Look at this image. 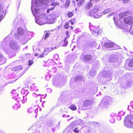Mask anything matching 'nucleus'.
Segmentation results:
<instances>
[{"mask_svg":"<svg viewBox=\"0 0 133 133\" xmlns=\"http://www.w3.org/2000/svg\"><path fill=\"white\" fill-rule=\"evenodd\" d=\"M66 37H67V38H68L69 37V32L68 31H66Z\"/></svg>","mask_w":133,"mask_h":133,"instance_id":"48","label":"nucleus"},{"mask_svg":"<svg viewBox=\"0 0 133 133\" xmlns=\"http://www.w3.org/2000/svg\"><path fill=\"white\" fill-rule=\"evenodd\" d=\"M98 0H91V1L88 3L86 6V8L87 9H89L93 5V3L95 2H97Z\"/></svg>","mask_w":133,"mask_h":133,"instance_id":"13","label":"nucleus"},{"mask_svg":"<svg viewBox=\"0 0 133 133\" xmlns=\"http://www.w3.org/2000/svg\"><path fill=\"white\" fill-rule=\"evenodd\" d=\"M6 13V11L5 10H3L0 14V22L1 21L2 19L4 17Z\"/></svg>","mask_w":133,"mask_h":133,"instance_id":"18","label":"nucleus"},{"mask_svg":"<svg viewBox=\"0 0 133 133\" xmlns=\"http://www.w3.org/2000/svg\"><path fill=\"white\" fill-rule=\"evenodd\" d=\"M95 74V72L94 73H92V71H91L89 73L92 76H94V75Z\"/></svg>","mask_w":133,"mask_h":133,"instance_id":"51","label":"nucleus"},{"mask_svg":"<svg viewBox=\"0 0 133 133\" xmlns=\"http://www.w3.org/2000/svg\"><path fill=\"white\" fill-rule=\"evenodd\" d=\"M6 62L5 58L2 54H0V65L4 64Z\"/></svg>","mask_w":133,"mask_h":133,"instance_id":"14","label":"nucleus"},{"mask_svg":"<svg viewBox=\"0 0 133 133\" xmlns=\"http://www.w3.org/2000/svg\"><path fill=\"white\" fill-rule=\"evenodd\" d=\"M16 91L15 90H13L11 92V93L13 94L14 93V92Z\"/></svg>","mask_w":133,"mask_h":133,"instance_id":"59","label":"nucleus"},{"mask_svg":"<svg viewBox=\"0 0 133 133\" xmlns=\"http://www.w3.org/2000/svg\"><path fill=\"white\" fill-rule=\"evenodd\" d=\"M50 33L49 32L46 33L44 36H43V38L44 39H45L47 38H48L49 35Z\"/></svg>","mask_w":133,"mask_h":133,"instance_id":"28","label":"nucleus"},{"mask_svg":"<svg viewBox=\"0 0 133 133\" xmlns=\"http://www.w3.org/2000/svg\"><path fill=\"white\" fill-rule=\"evenodd\" d=\"M10 46L14 49H17L19 48V46L14 41H11L9 44Z\"/></svg>","mask_w":133,"mask_h":133,"instance_id":"11","label":"nucleus"},{"mask_svg":"<svg viewBox=\"0 0 133 133\" xmlns=\"http://www.w3.org/2000/svg\"><path fill=\"white\" fill-rule=\"evenodd\" d=\"M5 39H4V40L3 41L1 45V48L3 49H4V45L5 44L4 43L5 42Z\"/></svg>","mask_w":133,"mask_h":133,"instance_id":"41","label":"nucleus"},{"mask_svg":"<svg viewBox=\"0 0 133 133\" xmlns=\"http://www.w3.org/2000/svg\"><path fill=\"white\" fill-rule=\"evenodd\" d=\"M70 3V1L69 0H67L65 3V5L67 7L68 6Z\"/></svg>","mask_w":133,"mask_h":133,"instance_id":"37","label":"nucleus"},{"mask_svg":"<svg viewBox=\"0 0 133 133\" xmlns=\"http://www.w3.org/2000/svg\"><path fill=\"white\" fill-rule=\"evenodd\" d=\"M32 96L35 97H37V96H39L40 95L39 94H38L37 95H36V94L35 93H32Z\"/></svg>","mask_w":133,"mask_h":133,"instance_id":"45","label":"nucleus"},{"mask_svg":"<svg viewBox=\"0 0 133 133\" xmlns=\"http://www.w3.org/2000/svg\"><path fill=\"white\" fill-rule=\"evenodd\" d=\"M111 11V10L110 9H105L103 11V12L101 13H99V14H100V15H102V16L103 15L106 14L108 13L109 12Z\"/></svg>","mask_w":133,"mask_h":133,"instance_id":"19","label":"nucleus"},{"mask_svg":"<svg viewBox=\"0 0 133 133\" xmlns=\"http://www.w3.org/2000/svg\"><path fill=\"white\" fill-rule=\"evenodd\" d=\"M67 15L68 17H70L73 16V14L71 12H69L67 14Z\"/></svg>","mask_w":133,"mask_h":133,"instance_id":"36","label":"nucleus"},{"mask_svg":"<svg viewBox=\"0 0 133 133\" xmlns=\"http://www.w3.org/2000/svg\"><path fill=\"white\" fill-rule=\"evenodd\" d=\"M116 114L114 112H112L110 114V116L111 117H113L114 116H116Z\"/></svg>","mask_w":133,"mask_h":133,"instance_id":"49","label":"nucleus"},{"mask_svg":"<svg viewBox=\"0 0 133 133\" xmlns=\"http://www.w3.org/2000/svg\"><path fill=\"white\" fill-rule=\"evenodd\" d=\"M39 54V53L38 52V54L37 53H36L35 55V56H38V55Z\"/></svg>","mask_w":133,"mask_h":133,"instance_id":"61","label":"nucleus"},{"mask_svg":"<svg viewBox=\"0 0 133 133\" xmlns=\"http://www.w3.org/2000/svg\"><path fill=\"white\" fill-rule=\"evenodd\" d=\"M114 14V12H112V13H110V14H109L108 15H107V17L108 18H109L112 15H113Z\"/></svg>","mask_w":133,"mask_h":133,"instance_id":"47","label":"nucleus"},{"mask_svg":"<svg viewBox=\"0 0 133 133\" xmlns=\"http://www.w3.org/2000/svg\"><path fill=\"white\" fill-rule=\"evenodd\" d=\"M99 9V6H96L92 9L89 12V15L91 16H94L95 18H99L102 16V15L98 14H96V13L97 12Z\"/></svg>","mask_w":133,"mask_h":133,"instance_id":"4","label":"nucleus"},{"mask_svg":"<svg viewBox=\"0 0 133 133\" xmlns=\"http://www.w3.org/2000/svg\"><path fill=\"white\" fill-rule=\"evenodd\" d=\"M10 3L9 2V4H8V5H7V6H6V8H8V7H9V5H10Z\"/></svg>","mask_w":133,"mask_h":133,"instance_id":"60","label":"nucleus"},{"mask_svg":"<svg viewBox=\"0 0 133 133\" xmlns=\"http://www.w3.org/2000/svg\"><path fill=\"white\" fill-rule=\"evenodd\" d=\"M55 131V129L54 128H53L52 129V131H53L54 132Z\"/></svg>","mask_w":133,"mask_h":133,"instance_id":"64","label":"nucleus"},{"mask_svg":"<svg viewBox=\"0 0 133 133\" xmlns=\"http://www.w3.org/2000/svg\"><path fill=\"white\" fill-rule=\"evenodd\" d=\"M124 114L125 113L123 111H121L119 112L118 114V117H119V116H123L124 115Z\"/></svg>","mask_w":133,"mask_h":133,"instance_id":"35","label":"nucleus"},{"mask_svg":"<svg viewBox=\"0 0 133 133\" xmlns=\"http://www.w3.org/2000/svg\"><path fill=\"white\" fill-rule=\"evenodd\" d=\"M69 23H65L64 25V27L66 29H68L69 28Z\"/></svg>","mask_w":133,"mask_h":133,"instance_id":"38","label":"nucleus"},{"mask_svg":"<svg viewBox=\"0 0 133 133\" xmlns=\"http://www.w3.org/2000/svg\"><path fill=\"white\" fill-rule=\"evenodd\" d=\"M84 60L86 61H89L91 59L92 56L91 55H85L84 57Z\"/></svg>","mask_w":133,"mask_h":133,"instance_id":"16","label":"nucleus"},{"mask_svg":"<svg viewBox=\"0 0 133 133\" xmlns=\"http://www.w3.org/2000/svg\"><path fill=\"white\" fill-rule=\"evenodd\" d=\"M29 39H28V38H27V39H25V40L26 41V42H25V43H26V42H27V41H28V40H29Z\"/></svg>","mask_w":133,"mask_h":133,"instance_id":"62","label":"nucleus"},{"mask_svg":"<svg viewBox=\"0 0 133 133\" xmlns=\"http://www.w3.org/2000/svg\"><path fill=\"white\" fill-rule=\"evenodd\" d=\"M113 20L114 21H115L117 20H118V19L117 18L116 16H114L113 18Z\"/></svg>","mask_w":133,"mask_h":133,"instance_id":"54","label":"nucleus"},{"mask_svg":"<svg viewBox=\"0 0 133 133\" xmlns=\"http://www.w3.org/2000/svg\"><path fill=\"white\" fill-rule=\"evenodd\" d=\"M110 122L112 123H114L115 122V120L114 118H112L110 120Z\"/></svg>","mask_w":133,"mask_h":133,"instance_id":"43","label":"nucleus"},{"mask_svg":"<svg viewBox=\"0 0 133 133\" xmlns=\"http://www.w3.org/2000/svg\"><path fill=\"white\" fill-rule=\"evenodd\" d=\"M29 65L30 66L33 63V61L31 60H29L28 61Z\"/></svg>","mask_w":133,"mask_h":133,"instance_id":"44","label":"nucleus"},{"mask_svg":"<svg viewBox=\"0 0 133 133\" xmlns=\"http://www.w3.org/2000/svg\"><path fill=\"white\" fill-rule=\"evenodd\" d=\"M54 0H32L31 2L32 6L31 7V10L35 18L36 22L39 25H42V24L38 20L36 19V17H39V10L37 8H36L33 10L34 9V5L38 7L41 6L42 4H45L47 3L50 2L51 1H54Z\"/></svg>","mask_w":133,"mask_h":133,"instance_id":"1","label":"nucleus"},{"mask_svg":"<svg viewBox=\"0 0 133 133\" xmlns=\"http://www.w3.org/2000/svg\"><path fill=\"white\" fill-rule=\"evenodd\" d=\"M51 75L50 74H49L48 75H47L45 76V79L47 80L49 79L51 77Z\"/></svg>","mask_w":133,"mask_h":133,"instance_id":"42","label":"nucleus"},{"mask_svg":"<svg viewBox=\"0 0 133 133\" xmlns=\"http://www.w3.org/2000/svg\"><path fill=\"white\" fill-rule=\"evenodd\" d=\"M17 20H18V19H15V23H16L17 21Z\"/></svg>","mask_w":133,"mask_h":133,"instance_id":"63","label":"nucleus"},{"mask_svg":"<svg viewBox=\"0 0 133 133\" xmlns=\"http://www.w3.org/2000/svg\"><path fill=\"white\" fill-rule=\"evenodd\" d=\"M92 27H93V26L90 25V26H89V28L90 29V30L91 31L92 30Z\"/></svg>","mask_w":133,"mask_h":133,"instance_id":"56","label":"nucleus"},{"mask_svg":"<svg viewBox=\"0 0 133 133\" xmlns=\"http://www.w3.org/2000/svg\"><path fill=\"white\" fill-rule=\"evenodd\" d=\"M13 109L15 110H17L18 109V106L16 104H15L12 106Z\"/></svg>","mask_w":133,"mask_h":133,"instance_id":"39","label":"nucleus"},{"mask_svg":"<svg viewBox=\"0 0 133 133\" xmlns=\"http://www.w3.org/2000/svg\"><path fill=\"white\" fill-rule=\"evenodd\" d=\"M83 124V122L82 120L81 119H78L76 120L75 121L72 122L70 124V125H71L72 124L77 125H82Z\"/></svg>","mask_w":133,"mask_h":133,"instance_id":"12","label":"nucleus"},{"mask_svg":"<svg viewBox=\"0 0 133 133\" xmlns=\"http://www.w3.org/2000/svg\"><path fill=\"white\" fill-rule=\"evenodd\" d=\"M120 21V26L122 29H124L127 31H131L132 28L131 25L133 23V18L132 17H130L125 18L121 22V21Z\"/></svg>","mask_w":133,"mask_h":133,"instance_id":"2","label":"nucleus"},{"mask_svg":"<svg viewBox=\"0 0 133 133\" xmlns=\"http://www.w3.org/2000/svg\"><path fill=\"white\" fill-rule=\"evenodd\" d=\"M70 108L73 110H76L77 109V107L75 104H73L71 105Z\"/></svg>","mask_w":133,"mask_h":133,"instance_id":"26","label":"nucleus"},{"mask_svg":"<svg viewBox=\"0 0 133 133\" xmlns=\"http://www.w3.org/2000/svg\"><path fill=\"white\" fill-rule=\"evenodd\" d=\"M54 57L55 59L57 61L59 58V56L58 54H56L54 55Z\"/></svg>","mask_w":133,"mask_h":133,"instance_id":"33","label":"nucleus"},{"mask_svg":"<svg viewBox=\"0 0 133 133\" xmlns=\"http://www.w3.org/2000/svg\"><path fill=\"white\" fill-rule=\"evenodd\" d=\"M129 14V13L128 11H125L123 12L120 13L119 15L118 16L120 17H123L125 16L128 15Z\"/></svg>","mask_w":133,"mask_h":133,"instance_id":"17","label":"nucleus"},{"mask_svg":"<svg viewBox=\"0 0 133 133\" xmlns=\"http://www.w3.org/2000/svg\"><path fill=\"white\" fill-rule=\"evenodd\" d=\"M111 101V98L110 97H107L104 98L102 100L100 105H102L103 106L105 107L108 105Z\"/></svg>","mask_w":133,"mask_h":133,"instance_id":"6","label":"nucleus"},{"mask_svg":"<svg viewBox=\"0 0 133 133\" xmlns=\"http://www.w3.org/2000/svg\"><path fill=\"white\" fill-rule=\"evenodd\" d=\"M34 110V109L33 108L31 107L29 108L28 110V112L30 113L32 112Z\"/></svg>","mask_w":133,"mask_h":133,"instance_id":"32","label":"nucleus"},{"mask_svg":"<svg viewBox=\"0 0 133 133\" xmlns=\"http://www.w3.org/2000/svg\"><path fill=\"white\" fill-rule=\"evenodd\" d=\"M44 54L43 53L42 54L40 55L39 56V57H40L41 58L43 57L44 56Z\"/></svg>","mask_w":133,"mask_h":133,"instance_id":"55","label":"nucleus"},{"mask_svg":"<svg viewBox=\"0 0 133 133\" xmlns=\"http://www.w3.org/2000/svg\"><path fill=\"white\" fill-rule=\"evenodd\" d=\"M58 16V15L57 13L48 16L47 19L48 22L49 23H54L55 21L56 18Z\"/></svg>","mask_w":133,"mask_h":133,"instance_id":"5","label":"nucleus"},{"mask_svg":"<svg viewBox=\"0 0 133 133\" xmlns=\"http://www.w3.org/2000/svg\"><path fill=\"white\" fill-rule=\"evenodd\" d=\"M4 1V0H1V4H0V12L2 11L4 9V7H5V5H4L3 2Z\"/></svg>","mask_w":133,"mask_h":133,"instance_id":"20","label":"nucleus"},{"mask_svg":"<svg viewBox=\"0 0 133 133\" xmlns=\"http://www.w3.org/2000/svg\"><path fill=\"white\" fill-rule=\"evenodd\" d=\"M38 112V110L37 108H36L35 110V113L37 114Z\"/></svg>","mask_w":133,"mask_h":133,"instance_id":"57","label":"nucleus"},{"mask_svg":"<svg viewBox=\"0 0 133 133\" xmlns=\"http://www.w3.org/2000/svg\"><path fill=\"white\" fill-rule=\"evenodd\" d=\"M55 8V7L54 6H52V7H51L50 8H49L47 9L46 12L48 13H49L50 11H52V10H53Z\"/></svg>","mask_w":133,"mask_h":133,"instance_id":"31","label":"nucleus"},{"mask_svg":"<svg viewBox=\"0 0 133 133\" xmlns=\"http://www.w3.org/2000/svg\"><path fill=\"white\" fill-rule=\"evenodd\" d=\"M77 2V5L79 7L81 6L85 3V0H76Z\"/></svg>","mask_w":133,"mask_h":133,"instance_id":"15","label":"nucleus"},{"mask_svg":"<svg viewBox=\"0 0 133 133\" xmlns=\"http://www.w3.org/2000/svg\"><path fill=\"white\" fill-rule=\"evenodd\" d=\"M129 66L131 67H133V59L131 60L128 64Z\"/></svg>","mask_w":133,"mask_h":133,"instance_id":"27","label":"nucleus"},{"mask_svg":"<svg viewBox=\"0 0 133 133\" xmlns=\"http://www.w3.org/2000/svg\"><path fill=\"white\" fill-rule=\"evenodd\" d=\"M67 37H65L64 39V43L63 44V46H66L68 44V41L66 40Z\"/></svg>","mask_w":133,"mask_h":133,"instance_id":"24","label":"nucleus"},{"mask_svg":"<svg viewBox=\"0 0 133 133\" xmlns=\"http://www.w3.org/2000/svg\"><path fill=\"white\" fill-rule=\"evenodd\" d=\"M127 86L130 87L132 84V82L131 81L128 82L127 83Z\"/></svg>","mask_w":133,"mask_h":133,"instance_id":"34","label":"nucleus"},{"mask_svg":"<svg viewBox=\"0 0 133 133\" xmlns=\"http://www.w3.org/2000/svg\"><path fill=\"white\" fill-rule=\"evenodd\" d=\"M75 125L72 124L71 126L70 124L68 127V128L69 129V130L72 133H78L79 132V129L75 127Z\"/></svg>","mask_w":133,"mask_h":133,"instance_id":"9","label":"nucleus"},{"mask_svg":"<svg viewBox=\"0 0 133 133\" xmlns=\"http://www.w3.org/2000/svg\"><path fill=\"white\" fill-rule=\"evenodd\" d=\"M22 69V67L21 65L18 66L17 67H16L14 69V70L15 71H18Z\"/></svg>","mask_w":133,"mask_h":133,"instance_id":"25","label":"nucleus"},{"mask_svg":"<svg viewBox=\"0 0 133 133\" xmlns=\"http://www.w3.org/2000/svg\"><path fill=\"white\" fill-rule=\"evenodd\" d=\"M92 102L90 100H87L85 101L83 104L84 109L85 110L88 109L90 107V105L92 104Z\"/></svg>","mask_w":133,"mask_h":133,"instance_id":"10","label":"nucleus"},{"mask_svg":"<svg viewBox=\"0 0 133 133\" xmlns=\"http://www.w3.org/2000/svg\"><path fill=\"white\" fill-rule=\"evenodd\" d=\"M5 51L6 54L8 55H9L12 53V51L10 50V49H5Z\"/></svg>","mask_w":133,"mask_h":133,"instance_id":"30","label":"nucleus"},{"mask_svg":"<svg viewBox=\"0 0 133 133\" xmlns=\"http://www.w3.org/2000/svg\"><path fill=\"white\" fill-rule=\"evenodd\" d=\"M109 62L111 63V64L115 66L119 63L118 60L114 57L111 56L109 59Z\"/></svg>","mask_w":133,"mask_h":133,"instance_id":"8","label":"nucleus"},{"mask_svg":"<svg viewBox=\"0 0 133 133\" xmlns=\"http://www.w3.org/2000/svg\"><path fill=\"white\" fill-rule=\"evenodd\" d=\"M33 89L36 91H38V89L37 87L35 86H34L32 87Z\"/></svg>","mask_w":133,"mask_h":133,"instance_id":"40","label":"nucleus"},{"mask_svg":"<svg viewBox=\"0 0 133 133\" xmlns=\"http://www.w3.org/2000/svg\"><path fill=\"white\" fill-rule=\"evenodd\" d=\"M50 49L49 48H45L44 49V51H47L49 50Z\"/></svg>","mask_w":133,"mask_h":133,"instance_id":"53","label":"nucleus"},{"mask_svg":"<svg viewBox=\"0 0 133 133\" xmlns=\"http://www.w3.org/2000/svg\"><path fill=\"white\" fill-rule=\"evenodd\" d=\"M83 78L81 76H78L75 77V78L74 81L75 82H76L78 80H83Z\"/></svg>","mask_w":133,"mask_h":133,"instance_id":"23","label":"nucleus"},{"mask_svg":"<svg viewBox=\"0 0 133 133\" xmlns=\"http://www.w3.org/2000/svg\"><path fill=\"white\" fill-rule=\"evenodd\" d=\"M59 4V3L57 2H52L51 4L52 6L54 7L56 6L57 5H58Z\"/></svg>","mask_w":133,"mask_h":133,"instance_id":"29","label":"nucleus"},{"mask_svg":"<svg viewBox=\"0 0 133 133\" xmlns=\"http://www.w3.org/2000/svg\"><path fill=\"white\" fill-rule=\"evenodd\" d=\"M117 118L119 120H120L121 119V116H119V117H118V116L117 117Z\"/></svg>","mask_w":133,"mask_h":133,"instance_id":"58","label":"nucleus"},{"mask_svg":"<svg viewBox=\"0 0 133 133\" xmlns=\"http://www.w3.org/2000/svg\"><path fill=\"white\" fill-rule=\"evenodd\" d=\"M46 90L49 93H51L52 92V90L50 88L47 89Z\"/></svg>","mask_w":133,"mask_h":133,"instance_id":"50","label":"nucleus"},{"mask_svg":"<svg viewBox=\"0 0 133 133\" xmlns=\"http://www.w3.org/2000/svg\"><path fill=\"white\" fill-rule=\"evenodd\" d=\"M100 34V32L98 31L93 30L92 32V34L94 36H97Z\"/></svg>","mask_w":133,"mask_h":133,"instance_id":"22","label":"nucleus"},{"mask_svg":"<svg viewBox=\"0 0 133 133\" xmlns=\"http://www.w3.org/2000/svg\"><path fill=\"white\" fill-rule=\"evenodd\" d=\"M124 123L126 127L133 128V115H131L125 117Z\"/></svg>","mask_w":133,"mask_h":133,"instance_id":"3","label":"nucleus"},{"mask_svg":"<svg viewBox=\"0 0 133 133\" xmlns=\"http://www.w3.org/2000/svg\"><path fill=\"white\" fill-rule=\"evenodd\" d=\"M123 2L125 3H127L129 1V0H122Z\"/></svg>","mask_w":133,"mask_h":133,"instance_id":"52","label":"nucleus"},{"mask_svg":"<svg viewBox=\"0 0 133 133\" xmlns=\"http://www.w3.org/2000/svg\"><path fill=\"white\" fill-rule=\"evenodd\" d=\"M104 46L106 48H113V49H119V47L117 46L116 44L113 42H106L104 43Z\"/></svg>","mask_w":133,"mask_h":133,"instance_id":"7","label":"nucleus"},{"mask_svg":"<svg viewBox=\"0 0 133 133\" xmlns=\"http://www.w3.org/2000/svg\"><path fill=\"white\" fill-rule=\"evenodd\" d=\"M18 33L20 35H22L24 34L23 29L21 28H19L18 30Z\"/></svg>","mask_w":133,"mask_h":133,"instance_id":"21","label":"nucleus"},{"mask_svg":"<svg viewBox=\"0 0 133 133\" xmlns=\"http://www.w3.org/2000/svg\"><path fill=\"white\" fill-rule=\"evenodd\" d=\"M24 99V96H22L19 97L20 100L21 101H23Z\"/></svg>","mask_w":133,"mask_h":133,"instance_id":"46","label":"nucleus"}]
</instances>
